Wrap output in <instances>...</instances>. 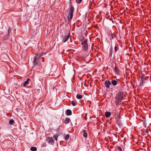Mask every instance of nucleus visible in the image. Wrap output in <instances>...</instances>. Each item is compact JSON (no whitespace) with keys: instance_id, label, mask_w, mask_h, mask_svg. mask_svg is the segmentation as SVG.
<instances>
[{"instance_id":"nucleus-1","label":"nucleus","mask_w":151,"mask_h":151,"mask_svg":"<svg viewBox=\"0 0 151 151\" xmlns=\"http://www.w3.org/2000/svg\"><path fill=\"white\" fill-rule=\"evenodd\" d=\"M124 93L122 92H119L117 94L116 98L115 103L116 105L119 106L121 103L123 99Z\"/></svg>"},{"instance_id":"nucleus-2","label":"nucleus","mask_w":151,"mask_h":151,"mask_svg":"<svg viewBox=\"0 0 151 151\" xmlns=\"http://www.w3.org/2000/svg\"><path fill=\"white\" fill-rule=\"evenodd\" d=\"M81 44L82 45V49L83 51H86L88 50V45L87 43V40L83 37L80 40Z\"/></svg>"},{"instance_id":"nucleus-3","label":"nucleus","mask_w":151,"mask_h":151,"mask_svg":"<svg viewBox=\"0 0 151 151\" xmlns=\"http://www.w3.org/2000/svg\"><path fill=\"white\" fill-rule=\"evenodd\" d=\"M74 10V8L70 4V5L69 10L68 12V20L70 21L72 19L73 16V12Z\"/></svg>"},{"instance_id":"nucleus-4","label":"nucleus","mask_w":151,"mask_h":151,"mask_svg":"<svg viewBox=\"0 0 151 151\" xmlns=\"http://www.w3.org/2000/svg\"><path fill=\"white\" fill-rule=\"evenodd\" d=\"M43 54L42 53H39L37 54V55H36L34 58L33 59V64L34 65H36V63L35 62L36 60H38L39 58L42 56Z\"/></svg>"},{"instance_id":"nucleus-5","label":"nucleus","mask_w":151,"mask_h":151,"mask_svg":"<svg viewBox=\"0 0 151 151\" xmlns=\"http://www.w3.org/2000/svg\"><path fill=\"white\" fill-rule=\"evenodd\" d=\"M46 141L49 143H50L54 141L53 138L52 137H47L46 139Z\"/></svg>"},{"instance_id":"nucleus-6","label":"nucleus","mask_w":151,"mask_h":151,"mask_svg":"<svg viewBox=\"0 0 151 151\" xmlns=\"http://www.w3.org/2000/svg\"><path fill=\"white\" fill-rule=\"evenodd\" d=\"M70 35V33H69L68 35H67L63 37V39L62 40V42H65L67 41L69 38Z\"/></svg>"},{"instance_id":"nucleus-7","label":"nucleus","mask_w":151,"mask_h":151,"mask_svg":"<svg viewBox=\"0 0 151 151\" xmlns=\"http://www.w3.org/2000/svg\"><path fill=\"white\" fill-rule=\"evenodd\" d=\"M111 82L110 81L108 80H106L105 82V85L106 87L107 88H109L110 87V85L111 84Z\"/></svg>"},{"instance_id":"nucleus-8","label":"nucleus","mask_w":151,"mask_h":151,"mask_svg":"<svg viewBox=\"0 0 151 151\" xmlns=\"http://www.w3.org/2000/svg\"><path fill=\"white\" fill-rule=\"evenodd\" d=\"M145 78V76L144 75H142L140 79V86H142V84H143V83H144V78Z\"/></svg>"},{"instance_id":"nucleus-9","label":"nucleus","mask_w":151,"mask_h":151,"mask_svg":"<svg viewBox=\"0 0 151 151\" xmlns=\"http://www.w3.org/2000/svg\"><path fill=\"white\" fill-rule=\"evenodd\" d=\"M30 81V79L29 78H28L27 79L26 81H24V83L23 84V86L24 87H26V85L28 84L29 83V81Z\"/></svg>"},{"instance_id":"nucleus-10","label":"nucleus","mask_w":151,"mask_h":151,"mask_svg":"<svg viewBox=\"0 0 151 151\" xmlns=\"http://www.w3.org/2000/svg\"><path fill=\"white\" fill-rule=\"evenodd\" d=\"M66 114L67 115L70 116L72 114L71 111L69 109H67L66 111Z\"/></svg>"},{"instance_id":"nucleus-11","label":"nucleus","mask_w":151,"mask_h":151,"mask_svg":"<svg viewBox=\"0 0 151 151\" xmlns=\"http://www.w3.org/2000/svg\"><path fill=\"white\" fill-rule=\"evenodd\" d=\"M111 115V114L110 112L107 111L105 113V116L107 118L109 117Z\"/></svg>"},{"instance_id":"nucleus-12","label":"nucleus","mask_w":151,"mask_h":151,"mask_svg":"<svg viewBox=\"0 0 151 151\" xmlns=\"http://www.w3.org/2000/svg\"><path fill=\"white\" fill-rule=\"evenodd\" d=\"M70 121V119L68 118H66L65 119V124H67Z\"/></svg>"},{"instance_id":"nucleus-13","label":"nucleus","mask_w":151,"mask_h":151,"mask_svg":"<svg viewBox=\"0 0 151 151\" xmlns=\"http://www.w3.org/2000/svg\"><path fill=\"white\" fill-rule=\"evenodd\" d=\"M119 48V45L118 44H116L115 47V51L116 52Z\"/></svg>"},{"instance_id":"nucleus-14","label":"nucleus","mask_w":151,"mask_h":151,"mask_svg":"<svg viewBox=\"0 0 151 151\" xmlns=\"http://www.w3.org/2000/svg\"><path fill=\"white\" fill-rule=\"evenodd\" d=\"M112 84L114 86H116L117 84V82L116 80H113L112 81Z\"/></svg>"},{"instance_id":"nucleus-15","label":"nucleus","mask_w":151,"mask_h":151,"mask_svg":"<svg viewBox=\"0 0 151 151\" xmlns=\"http://www.w3.org/2000/svg\"><path fill=\"white\" fill-rule=\"evenodd\" d=\"M83 136L86 137L87 136V133L86 130H83Z\"/></svg>"},{"instance_id":"nucleus-16","label":"nucleus","mask_w":151,"mask_h":151,"mask_svg":"<svg viewBox=\"0 0 151 151\" xmlns=\"http://www.w3.org/2000/svg\"><path fill=\"white\" fill-rule=\"evenodd\" d=\"M30 150L32 151H36L37 150V148L35 147H32L30 148Z\"/></svg>"},{"instance_id":"nucleus-17","label":"nucleus","mask_w":151,"mask_h":151,"mask_svg":"<svg viewBox=\"0 0 151 151\" xmlns=\"http://www.w3.org/2000/svg\"><path fill=\"white\" fill-rule=\"evenodd\" d=\"M83 96L82 95H77L76 98L78 99H81L82 98Z\"/></svg>"},{"instance_id":"nucleus-18","label":"nucleus","mask_w":151,"mask_h":151,"mask_svg":"<svg viewBox=\"0 0 151 151\" xmlns=\"http://www.w3.org/2000/svg\"><path fill=\"white\" fill-rule=\"evenodd\" d=\"M114 70L116 73H119V68H117L116 66H115L114 67Z\"/></svg>"},{"instance_id":"nucleus-19","label":"nucleus","mask_w":151,"mask_h":151,"mask_svg":"<svg viewBox=\"0 0 151 151\" xmlns=\"http://www.w3.org/2000/svg\"><path fill=\"white\" fill-rule=\"evenodd\" d=\"M14 121L13 119H11L9 121V123L10 124H12L14 122Z\"/></svg>"},{"instance_id":"nucleus-20","label":"nucleus","mask_w":151,"mask_h":151,"mask_svg":"<svg viewBox=\"0 0 151 151\" xmlns=\"http://www.w3.org/2000/svg\"><path fill=\"white\" fill-rule=\"evenodd\" d=\"M53 137L55 139V140H56V141H57V139H58V136L57 135V134H55L53 136Z\"/></svg>"},{"instance_id":"nucleus-21","label":"nucleus","mask_w":151,"mask_h":151,"mask_svg":"<svg viewBox=\"0 0 151 151\" xmlns=\"http://www.w3.org/2000/svg\"><path fill=\"white\" fill-rule=\"evenodd\" d=\"M71 104L73 106H75L76 105V103L74 101H71Z\"/></svg>"},{"instance_id":"nucleus-22","label":"nucleus","mask_w":151,"mask_h":151,"mask_svg":"<svg viewBox=\"0 0 151 151\" xmlns=\"http://www.w3.org/2000/svg\"><path fill=\"white\" fill-rule=\"evenodd\" d=\"M83 0H76V2L78 4H80Z\"/></svg>"},{"instance_id":"nucleus-23","label":"nucleus","mask_w":151,"mask_h":151,"mask_svg":"<svg viewBox=\"0 0 151 151\" xmlns=\"http://www.w3.org/2000/svg\"><path fill=\"white\" fill-rule=\"evenodd\" d=\"M112 50H113V47L112 46L111 47L110 49V53L111 54L112 53Z\"/></svg>"},{"instance_id":"nucleus-24","label":"nucleus","mask_w":151,"mask_h":151,"mask_svg":"<svg viewBox=\"0 0 151 151\" xmlns=\"http://www.w3.org/2000/svg\"><path fill=\"white\" fill-rule=\"evenodd\" d=\"M69 135H67L65 137V139H68L69 138Z\"/></svg>"},{"instance_id":"nucleus-25","label":"nucleus","mask_w":151,"mask_h":151,"mask_svg":"<svg viewBox=\"0 0 151 151\" xmlns=\"http://www.w3.org/2000/svg\"><path fill=\"white\" fill-rule=\"evenodd\" d=\"M118 149L120 151H122V149L120 147H118Z\"/></svg>"},{"instance_id":"nucleus-26","label":"nucleus","mask_w":151,"mask_h":151,"mask_svg":"<svg viewBox=\"0 0 151 151\" xmlns=\"http://www.w3.org/2000/svg\"><path fill=\"white\" fill-rule=\"evenodd\" d=\"M42 62H44L45 61L44 58H42Z\"/></svg>"},{"instance_id":"nucleus-27","label":"nucleus","mask_w":151,"mask_h":151,"mask_svg":"<svg viewBox=\"0 0 151 151\" xmlns=\"http://www.w3.org/2000/svg\"><path fill=\"white\" fill-rule=\"evenodd\" d=\"M112 38H113V36H112Z\"/></svg>"}]
</instances>
